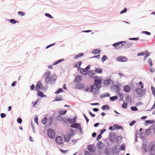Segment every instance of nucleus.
Returning <instances> with one entry per match:
<instances>
[{
	"label": "nucleus",
	"mask_w": 155,
	"mask_h": 155,
	"mask_svg": "<svg viewBox=\"0 0 155 155\" xmlns=\"http://www.w3.org/2000/svg\"><path fill=\"white\" fill-rule=\"evenodd\" d=\"M139 38H130L129 39L130 40H139Z\"/></svg>",
	"instance_id": "nucleus-57"
},
{
	"label": "nucleus",
	"mask_w": 155,
	"mask_h": 155,
	"mask_svg": "<svg viewBox=\"0 0 155 155\" xmlns=\"http://www.w3.org/2000/svg\"><path fill=\"white\" fill-rule=\"evenodd\" d=\"M124 41H120L117 43L113 44V46L115 47L116 49H118L121 48L124 46Z\"/></svg>",
	"instance_id": "nucleus-3"
},
{
	"label": "nucleus",
	"mask_w": 155,
	"mask_h": 155,
	"mask_svg": "<svg viewBox=\"0 0 155 155\" xmlns=\"http://www.w3.org/2000/svg\"><path fill=\"white\" fill-rule=\"evenodd\" d=\"M35 88V86L34 85V84H32V85L31 86V91H33V90H34Z\"/></svg>",
	"instance_id": "nucleus-61"
},
{
	"label": "nucleus",
	"mask_w": 155,
	"mask_h": 155,
	"mask_svg": "<svg viewBox=\"0 0 155 155\" xmlns=\"http://www.w3.org/2000/svg\"><path fill=\"white\" fill-rule=\"evenodd\" d=\"M152 127H153V132L154 133H155V124H154V125H153L152 126Z\"/></svg>",
	"instance_id": "nucleus-64"
},
{
	"label": "nucleus",
	"mask_w": 155,
	"mask_h": 155,
	"mask_svg": "<svg viewBox=\"0 0 155 155\" xmlns=\"http://www.w3.org/2000/svg\"><path fill=\"white\" fill-rule=\"evenodd\" d=\"M83 116H84V117L85 118L87 123H88L89 121V119L87 117V116H86V115L84 114H83Z\"/></svg>",
	"instance_id": "nucleus-53"
},
{
	"label": "nucleus",
	"mask_w": 155,
	"mask_h": 155,
	"mask_svg": "<svg viewBox=\"0 0 155 155\" xmlns=\"http://www.w3.org/2000/svg\"><path fill=\"white\" fill-rule=\"evenodd\" d=\"M56 75L55 74H54L50 78V81H54L56 79Z\"/></svg>",
	"instance_id": "nucleus-26"
},
{
	"label": "nucleus",
	"mask_w": 155,
	"mask_h": 155,
	"mask_svg": "<svg viewBox=\"0 0 155 155\" xmlns=\"http://www.w3.org/2000/svg\"><path fill=\"white\" fill-rule=\"evenodd\" d=\"M58 112H59V114L61 115H63L64 114H65L66 112H67V110H59L58 111Z\"/></svg>",
	"instance_id": "nucleus-29"
},
{
	"label": "nucleus",
	"mask_w": 155,
	"mask_h": 155,
	"mask_svg": "<svg viewBox=\"0 0 155 155\" xmlns=\"http://www.w3.org/2000/svg\"><path fill=\"white\" fill-rule=\"evenodd\" d=\"M101 135H102L100 134L97 136V141H98L102 137Z\"/></svg>",
	"instance_id": "nucleus-48"
},
{
	"label": "nucleus",
	"mask_w": 155,
	"mask_h": 155,
	"mask_svg": "<svg viewBox=\"0 0 155 155\" xmlns=\"http://www.w3.org/2000/svg\"><path fill=\"white\" fill-rule=\"evenodd\" d=\"M136 121L135 120H133L131 121L129 124V125L130 126H133L135 123Z\"/></svg>",
	"instance_id": "nucleus-54"
},
{
	"label": "nucleus",
	"mask_w": 155,
	"mask_h": 155,
	"mask_svg": "<svg viewBox=\"0 0 155 155\" xmlns=\"http://www.w3.org/2000/svg\"><path fill=\"white\" fill-rule=\"evenodd\" d=\"M102 109L103 110H104L106 109L109 110L110 109V107L108 105H104L102 107Z\"/></svg>",
	"instance_id": "nucleus-24"
},
{
	"label": "nucleus",
	"mask_w": 155,
	"mask_h": 155,
	"mask_svg": "<svg viewBox=\"0 0 155 155\" xmlns=\"http://www.w3.org/2000/svg\"><path fill=\"white\" fill-rule=\"evenodd\" d=\"M39 100L38 99L35 102V103L33 104V106L34 107H35V106L36 104L38 102Z\"/></svg>",
	"instance_id": "nucleus-62"
},
{
	"label": "nucleus",
	"mask_w": 155,
	"mask_h": 155,
	"mask_svg": "<svg viewBox=\"0 0 155 155\" xmlns=\"http://www.w3.org/2000/svg\"><path fill=\"white\" fill-rule=\"evenodd\" d=\"M127 103L124 102L122 104V107L124 108H126L127 107Z\"/></svg>",
	"instance_id": "nucleus-32"
},
{
	"label": "nucleus",
	"mask_w": 155,
	"mask_h": 155,
	"mask_svg": "<svg viewBox=\"0 0 155 155\" xmlns=\"http://www.w3.org/2000/svg\"><path fill=\"white\" fill-rule=\"evenodd\" d=\"M142 32L143 33H144L145 34H146V35H149L150 34V32H148V31H143Z\"/></svg>",
	"instance_id": "nucleus-59"
},
{
	"label": "nucleus",
	"mask_w": 155,
	"mask_h": 155,
	"mask_svg": "<svg viewBox=\"0 0 155 155\" xmlns=\"http://www.w3.org/2000/svg\"><path fill=\"white\" fill-rule=\"evenodd\" d=\"M144 52H145V54L144 55L145 56L144 57V60H146L147 58L149 56L150 53L148 52V51L147 50L145 51H144Z\"/></svg>",
	"instance_id": "nucleus-23"
},
{
	"label": "nucleus",
	"mask_w": 155,
	"mask_h": 155,
	"mask_svg": "<svg viewBox=\"0 0 155 155\" xmlns=\"http://www.w3.org/2000/svg\"><path fill=\"white\" fill-rule=\"evenodd\" d=\"M71 138V137L68 134H66L64 135V139L66 141H69Z\"/></svg>",
	"instance_id": "nucleus-21"
},
{
	"label": "nucleus",
	"mask_w": 155,
	"mask_h": 155,
	"mask_svg": "<svg viewBox=\"0 0 155 155\" xmlns=\"http://www.w3.org/2000/svg\"><path fill=\"white\" fill-rule=\"evenodd\" d=\"M43 88L42 84L40 81H38L36 85L35 90L37 91L38 90H40Z\"/></svg>",
	"instance_id": "nucleus-7"
},
{
	"label": "nucleus",
	"mask_w": 155,
	"mask_h": 155,
	"mask_svg": "<svg viewBox=\"0 0 155 155\" xmlns=\"http://www.w3.org/2000/svg\"><path fill=\"white\" fill-rule=\"evenodd\" d=\"M82 79V76L81 75H77L75 78L74 82H81Z\"/></svg>",
	"instance_id": "nucleus-11"
},
{
	"label": "nucleus",
	"mask_w": 155,
	"mask_h": 155,
	"mask_svg": "<svg viewBox=\"0 0 155 155\" xmlns=\"http://www.w3.org/2000/svg\"><path fill=\"white\" fill-rule=\"evenodd\" d=\"M145 54V52H140L137 54V55L138 56L144 55Z\"/></svg>",
	"instance_id": "nucleus-45"
},
{
	"label": "nucleus",
	"mask_w": 155,
	"mask_h": 155,
	"mask_svg": "<svg viewBox=\"0 0 155 155\" xmlns=\"http://www.w3.org/2000/svg\"><path fill=\"white\" fill-rule=\"evenodd\" d=\"M111 88L116 93H119L120 90V86L116 85H112Z\"/></svg>",
	"instance_id": "nucleus-5"
},
{
	"label": "nucleus",
	"mask_w": 155,
	"mask_h": 155,
	"mask_svg": "<svg viewBox=\"0 0 155 155\" xmlns=\"http://www.w3.org/2000/svg\"><path fill=\"white\" fill-rule=\"evenodd\" d=\"M148 63L150 66H152V61L151 59H149L148 60Z\"/></svg>",
	"instance_id": "nucleus-39"
},
{
	"label": "nucleus",
	"mask_w": 155,
	"mask_h": 155,
	"mask_svg": "<svg viewBox=\"0 0 155 155\" xmlns=\"http://www.w3.org/2000/svg\"><path fill=\"white\" fill-rule=\"evenodd\" d=\"M51 75V73L49 71H47L45 73V82L46 84H48L50 81V76Z\"/></svg>",
	"instance_id": "nucleus-4"
},
{
	"label": "nucleus",
	"mask_w": 155,
	"mask_h": 155,
	"mask_svg": "<svg viewBox=\"0 0 155 155\" xmlns=\"http://www.w3.org/2000/svg\"><path fill=\"white\" fill-rule=\"evenodd\" d=\"M55 141L56 143L58 144H61L63 143V139L60 136L57 137Z\"/></svg>",
	"instance_id": "nucleus-9"
},
{
	"label": "nucleus",
	"mask_w": 155,
	"mask_h": 155,
	"mask_svg": "<svg viewBox=\"0 0 155 155\" xmlns=\"http://www.w3.org/2000/svg\"><path fill=\"white\" fill-rule=\"evenodd\" d=\"M69 135L71 137L73 136L74 135V132L72 130H71L69 131L68 134H67Z\"/></svg>",
	"instance_id": "nucleus-28"
},
{
	"label": "nucleus",
	"mask_w": 155,
	"mask_h": 155,
	"mask_svg": "<svg viewBox=\"0 0 155 155\" xmlns=\"http://www.w3.org/2000/svg\"><path fill=\"white\" fill-rule=\"evenodd\" d=\"M139 85L141 86V88L142 89L143 87V82L141 81H140L139 83Z\"/></svg>",
	"instance_id": "nucleus-49"
},
{
	"label": "nucleus",
	"mask_w": 155,
	"mask_h": 155,
	"mask_svg": "<svg viewBox=\"0 0 155 155\" xmlns=\"http://www.w3.org/2000/svg\"><path fill=\"white\" fill-rule=\"evenodd\" d=\"M62 100V99L61 97H58L57 96L55 98V100L56 101H60Z\"/></svg>",
	"instance_id": "nucleus-52"
},
{
	"label": "nucleus",
	"mask_w": 155,
	"mask_h": 155,
	"mask_svg": "<svg viewBox=\"0 0 155 155\" xmlns=\"http://www.w3.org/2000/svg\"><path fill=\"white\" fill-rule=\"evenodd\" d=\"M0 115L2 118L5 117L6 116V115L4 113H1Z\"/></svg>",
	"instance_id": "nucleus-58"
},
{
	"label": "nucleus",
	"mask_w": 155,
	"mask_h": 155,
	"mask_svg": "<svg viewBox=\"0 0 155 155\" xmlns=\"http://www.w3.org/2000/svg\"><path fill=\"white\" fill-rule=\"evenodd\" d=\"M116 59L117 61L122 62H125L127 60L126 57L123 56L117 57L116 58Z\"/></svg>",
	"instance_id": "nucleus-6"
},
{
	"label": "nucleus",
	"mask_w": 155,
	"mask_h": 155,
	"mask_svg": "<svg viewBox=\"0 0 155 155\" xmlns=\"http://www.w3.org/2000/svg\"><path fill=\"white\" fill-rule=\"evenodd\" d=\"M151 89L153 94V95L155 97V89L153 86L151 87Z\"/></svg>",
	"instance_id": "nucleus-37"
},
{
	"label": "nucleus",
	"mask_w": 155,
	"mask_h": 155,
	"mask_svg": "<svg viewBox=\"0 0 155 155\" xmlns=\"http://www.w3.org/2000/svg\"><path fill=\"white\" fill-rule=\"evenodd\" d=\"M17 122L19 124H21L22 122V119L21 118H18L17 119Z\"/></svg>",
	"instance_id": "nucleus-50"
},
{
	"label": "nucleus",
	"mask_w": 155,
	"mask_h": 155,
	"mask_svg": "<svg viewBox=\"0 0 155 155\" xmlns=\"http://www.w3.org/2000/svg\"><path fill=\"white\" fill-rule=\"evenodd\" d=\"M47 119L46 117H44L41 121L42 123L43 124H45L47 123Z\"/></svg>",
	"instance_id": "nucleus-30"
},
{
	"label": "nucleus",
	"mask_w": 155,
	"mask_h": 155,
	"mask_svg": "<svg viewBox=\"0 0 155 155\" xmlns=\"http://www.w3.org/2000/svg\"><path fill=\"white\" fill-rule=\"evenodd\" d=\"M53 118L52 117H50L49 119L48 122H49L50 124H51L52 122Z\"/></svg>",
	"instance_id": "nucleus-56"
},
{
	"label": "nucleus",
	"mask_w": 155,
	"mask_h": 155,
	"mask_svg": "<svg viewBox=\"0 0 155 155\" xmlns=\"http://www.w3.org/2000/svg\"><path fill=\"white\" fill-rule=\"evenodd\" d=\"M145 122L148 124H152L154 123V121L153 120H146Z\"/></svg>",
	"instance_id": "nucleus-36"
},
{
	"label": "nucleus",
	"mask_w": 155,
	"mask_h": 155,
	"mask_svg": "<svg viewBox=\"0 0 155 155\" xmlns=\"http://www.w3.org/2000/svg\"><path fill=\"white\" fill-rule=\"evenodd\" d=\"M45 15L46 16L48 17L51 18H53V17L50 14H49L48 13H45Z\"/></svg>",
	"instance_id": "nucleus-47"
},
{
	"label": "nucleus",
	"mask_w": 155,
	"mask_h": 155,
	"mask_svg": "<svg viewBox=\"0 0 155 155\" xmlns=\"http://www.w3.org/2000/svg\"><path fill=\"white\" fill-rule=\"evenodd\" d=\"M68 122L70 123H73L75 122L76 119H68Z\"/></svg>",
	"instance_id": "nucleus-31"
},
{
	"label": "nucleus",
	"mask_w": 155,
	"mask_h": 155,
	"mask_svg": "<svg viewBox=\"0 0 155 155\" xmlns=\"http://www.w3.org/2000/svg\"><path fill=\"white\" fill-rule=\"evenodd\" d=\"M70 127H73L76 129L79 128L80 129H81V125L79 124L78 123H75L71 125Z\"/></svg>",
	"instance_id": "nucleus-13"
},
{
	"label": "nucleus",
	"mask_w": 155,
	"mask_h": 155,
	"mask_svg": "<svg viewBox=\"0 0 155 155\" xmlns=\"http://www.w3.org/2000/svg\"><path fill=\"white\" fill-rule=\"evenodd\" d=\"M85 155H91V154L88 151H86L84 152Z\"/></svg>",
	"instance_id": "nucleus-63"
},
{
	"label": "nucleus",
	"mask_w": 155,
	"mask_h": 155,
	"mask_svg": "<svg viewBox=\"0 0 155 155\" xmlns=\"http://www.w3.org/2000/svg\"><path fill=\"white\" fill-rule=\"evenodd\" d=\"M118 94V96L120 97L121 100H123L124 97L123 95L121 93H119Z\"/></svg>",
	"instance_id": "nucleus-44"
},
{
	"label": "nucleus",
	"mask_w": 155,
	"mask_h": 155,
	"mask_svg": "<svg viewBox=\"0 0 155 155\" xmlns=\"http://www.w3.org/2000/svg\"><path fill=\"white\" fill-rule=\"evenodd\" d=\"M48 135L49 138L53 139L55 137V132L53 129L50 128L48 130Z\"/></svg>",
	"instance_id": "nucleus-2"
},
{
	"label": "nucleus",
	"mask_w": 155,
	"mask_h": 155,
	"mask_svg": "<svg viewBox=\"0 0 155 155\" xmlns=\"http://www.w3.org/2000/svg\"><path fill=\"white\" fill-rule=\"evenodd\" d=\"M106 58H107L106 56L105 55H103L102 58H101V61L102 62H103L106 60Z\"/></svg>",
	"instance_id": "nucleus-42"
},
{
	"label": "nucleus",
	"mask_w": 155,
	"mask_h": 155,
	"mask_svg": "<svg viewBox=\"0 0 155 155\" xmlns=\"http://www.w3.org/2000/svg\"><path fill=\"white\" fill-rule=\"evenodd\" d=\"M129 100H131V97L129 95H127L126 97V100L127 101H129Z\"/></svg>",
	"instance_id": "nucleus-46"
},
{
	"label": "nucleus",
	"mask_w": 155,
	"mask_h": 155,
	"mask_svg": "<svg viewBox=\"0 0 155 155\" xmlns=\"http://www.w3.org/2000/svg\"><path fill=\"white\" fill-rule=\"evenodd\" d=\"M88 74L90 77L91 78H96L97 77L95 76V74L94 71H90L88 72Z\"/></svg>",
	"instance_id": "nucleus-15"
},
{
	"label": "nucleus",
	"mask_w": 155,
	"mask_h": 155,
	"mask_svg": "<svg viewBox=\"0 0 155 155\" xmlns=\"http://www.w3.org/2000/svg\"><path fill=\"white\" fill-rule=\"evenodd\" d=\"M18 14L19 16H22L25 15V13L23 12L19 11L18 12Z\"/></svg>",
	"instance_id": "nucleus-34"
},
{
	"label": "nucleus",
	"mask_w": 155,
	"mask_h": 155,
	"mask_svg": "<svg viewBox=\"0 0 155 155\" xmlns=\"http://www.w3.org/2000/svg\"><path fill=\"white\" fill-rule=\"evenodd\" d=\"M106 130L105 129H103L102 130L100 131V134L102 135Z\"/></svg>",
	"instance_id": "nucleus-60"
},
{
	"label": "nucleus",
	"mask_w": 155,
	"mask_h": 155,
	"mask_svg": "<svg viewBox=\"0 0 155 155\" xmlns=\"http://www.w3.org/2000/svg\"><path fill=\"white\" fill-rule=\"evenodd\" d=\"M124 46L125 48H127L130 47L132 45V43L131 42L127 41H124Z\"/></svg>",
	"instance_id": "nucleus-12"
},
{
	"label": "nucleus",
	"mask_w": 155,
	"mask_h": 155,
	"mask_svg": "<svg viewBox=\"0 0 155 155\" xmlns=\"http://www.w3.org/2000/svg\"><path fill=\"white\" fill-rule=\"evenodd\" d=\"M102 81L101 78L97 77L94 81V83L93 85L91 86L90 91L91 92H93L96 90H98L100 88V85Z\"/></svg>",
	"instance_id": "nucleus-1"
},
{
	"label": "nucleus",
	"mask_w": 155,
	"mask_h": 155,
	"mask_svg": "<svg viewBox=\"0 0 155 155\" xmlns=\"http://www.w3.org/2000/svg\"><path fill=\"white\" fill-rule=\"evenodd\" d=\"M103 143L101 141H99L97 143V146L100 149H102L103 148Z\"/></svg>",
	"instance_id": "nucleus-20"
},
{
	"label": "nucleus",
	"mask_w": 155,
	"mask_h": 155,
	"mask_svg": "<svg viewBox=\"0 0 155 155\" xmlns=\"http://www.w3.org/2000/svg\"><path fill=\"white\" fill-rule=\"evenodd\" d=\"M114 127L117 129H123L121 126H119L118 125L115 124L114 125Z\"/></svg>",
	"instance_id": "nucleus-38"
},
{
	"label": "nucleus",
	"mask_w": 155,
	"mask_h": 155,
	"mask_svg": "<svg viewBox=\"0 0 155 155\" xmlns=\"http://www.w3.org/2000/svg\"><path fill=\"white\" fill-rule=\"evenodd\" d=\"M84 55V54L82 53H81L79 54H78L76 55L74 57V59L78 58L81 57L82 56Z\"/></svg>",
	"instance_id": "nucleus-27"
},
{
	"label": "nucleus",
	"mask_w": 155,
	"mask_h": 155,
	"mask_svg": "<svg viewBox=\"0 0 155 155\" xmlns=\"http://www.w3.org/2000/svg\"><path fill=\"white\" fill-rule=\"evenodd\" d=\"M81 64L82 61H80L78 62L77 63L74 64L75 65H74V67L77 68L78 69H79L80 68Z\"/></svg>",
	"instance_id": "nucleus-18"
},
{
	"label": "nucleus",
	"mask_w": 155,
	"mask_h": 155,
	"mask_svg": "<svg viewBox=\"0 0 155 155\" xmlns=\"http://www.w3.org/2000/svg\"><path fill=\"white\" fill-rule=\"evenodd\" d=\"M93 147L91 145H89L88 147L89 150L91 152H93L94 151V150L92 149Z\"/></svg>",
	"instance_id": "nucleus-41"
},
{
	"label": "nucleus",
	"mask_w": 155,
	"mask_h": 155,
	"mask_svg": "<svg viewBox=\"0 0 155 155\" xmlns=\"http://www.w3.org/2000/svg\"><path fill=\"white\" fill-rule=\"evenodd\" d=\"M95 71L97 73L101 74L103 72V70L102 69L100 68H94Z\"/></svg>",
	"instance_id": "nucleus-19"
},
{
	"label": "nucleus",
	"mask_w": 155,
	"mask_h": 155,
	"mask_svg": "<svg viewBox=\"0 0 155 155\" xmlns=\"http://www.w3.org/2000/svg\"><path fill=\"white\" fill-rule=\"evenodd\" d=\"M80 72L83 74L86 75L87 74L88 71L86 70V69L84 68H81L80 70Z\"/></svg>",
	"instance_id": "nucleus-17"
},
{
	"label": "nucleus",
	"mask_w": 155,
	"mask_h": 155,
	"mask_svg": "<svg viewBox=\"0 0 155 155\" xmlns=\"http://www.w3.org/2000/svg\"><path fill=\"white\" fill-rule=\"evenodd\" d=\"M10 22L12 24H15L17 22V21L14 19H11L10 20Z\"/></svg>",
	"instance_id": "nucleus-43"
},
{
	"label": "nucleus",
	"mask_w": 155,
	"mask_h": 155,
	"mask_svg": "<svg viewBox=\"0 0 155 155\" xmlns=\"http://www.w3.org/2000/svg\"><path fill=\"white\" fill-rule=\"evenodd\" d=\"M101 52V51L100 50L95 49L93 50L92 51L93 54H99Z\"/></svg>",
	"instance_id": "nucleus-25"
},
{
	"label": "nucleus",
	"mask_w": 155,
	"mask_h": 155,
	"mask_svg": "<svg viewBox=\"0 0 155 155\" xmlns=\"http://www.w3.org/2000/svg\"><path fill=\"white\" fill-rule=\"evenodd\" d=\"M64 59H62L59 60H58L56 62L53 63L52 64V65H49L48 66V67L49 69H52L53 68V65H56L57 64H58L60 63V62L64 61Z\"/></svg>",
	"instance_id": "nucleus-10"
},
{
	"label": "nucleus",
	"mask_w": 155,
	"mask_h": 155,
	"mask_svg": "<svg viewBox=\"0 0 155 155\" xmlns=\"http://www.w3.org/2000/svg\"><path fill=\"white\" fill-rule=\"evenodd\" d=\"M84 84L79 83L75 84V88L76 89H80L84 88Z\"/></svg>",
	"instance_id": "nucleus-8"
},
{
	"label": "nucleus",
	"mask_w": 155,
	"mask_h": 155,
	"mask_svg": "<svg viewBox=\"0 0 155 155\" xmlns=\"http://www.w3.org/2000/svg\"><path fill=\"white\" fill-rule=\"evenodd\" d=\"M127 9L126 8H124V9L122 10L120 12V14H123V13H124L125 12H126L127 11Z\"/></svg>",
	"instance_id": "nucleus-55"
},
{
	"label": "nucleus",
	"mask_w": 155,
	"mask_h": 155,
	"mask_svg": "<svg viewBox=\"0 0 155 155\" xmlns=\"http://www.w3.org/2000/svg\"><path fill=\"white\" fill-rule=\"evenodd\" d=\"M125 149V146L124 144L121 145L120 147V149L122 150H124Z\"/></svg>",
	"instance_id": "nucleus-51"
},
{
	"label": "nucleus",
	"mask_w": 155,
	"mask_h": 155,
	"mask_svg": "<svg viewBox=\"0 0 155 155\" xmlns=\"http://www.w3.org/2000/svg\"><path fill=\"white\" fill-rule=\"evenodd\" d=\"M131 109L133 111H137L138 110V109L137 108V107L135 106L131 107Z\"/></svg>",
	"instance_id": "nucleus-40"
},
{
	"label": "nucleus",
	"mask_w": 155,
	"mask_h": 155,
	"mask_svg": "<svg viewBox=\"0 0 155 155\" xmlns=\"http://www.w3.org/2000/svg\"><path fill=\"white\" fill-rule=\"evenodd\" d=\"M63 91V90L62 88H59L55 92L56 94H58L62 92Z\"/></svg>",
	"instance_id": "nucleus-35"
},
{
	"label": "nucleus",
	"mask_w": 155,
	"mask_h": 155,
	"mask_svg": "<svg viewBox=\"0 0 155 155\" xmlns=\"http://www.w3.org/2000/svg\"><path fill=\"white\" fill-rule=\"evenodd\" d=\"M131 89V88L128 85H125L124 87V90L126 93L129 92L130 91Z\"/></svg>",
	"instance_id": "nucleus-16"
},
{
	"label": "nucleus",
	"mask_w": 155,
	"mask_h": 155,
	"mask_svg": "<svg viewBox=\"0 0 155 155\" xmlns=\"http://www.w3.org/2000/svg\"><path fill=\"white\" fill-rule=\"evenodd\" d=\"M118 97L117 96H114L110 97V100L112 101H114L117 100Z\"/></svg>",
	"instance_id": "nucleus-33"
},
{
	"label": "nucleus",
	"mask_w": 155,
	"mask_h": 155,
	"mask_svg": "<svg viewBox=\"0 0 155 155\" xmlns=\"http://www.w3.org/2000/svg\"><path fill=\"white\" fill-rule=\"evenodd\" d=\"M135 92L138 95H141L143 93V91L141 88H137L135 89Z\"/></svg>",
	"instance_id": "nucleus-14"
},
{
	"label": "nucleus",
	"mask_w": 155,
	"mask_h": 155,
	"mask_svg": "<svg viewBox=\"0 0 155 155\" xmlns=\"http://www.w3.org/2000/svg\"><path fill=\"white\" fill-rule=\"evenodd\" d=\"M38 95V96L41 97H45L46 96L42 92L38 91L37 92Z\"/></svg>",
	"instance_id": "nucleus-22"
}]
</instances>
